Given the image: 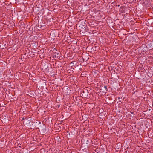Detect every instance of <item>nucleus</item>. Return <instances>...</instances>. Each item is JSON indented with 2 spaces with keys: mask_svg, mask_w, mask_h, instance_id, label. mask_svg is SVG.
<instances>
[{
  "mask_svg": "<svg viewBox=\"0 0 153 153\" xmlns=\"http://www.w3.org/2000/svg\"><path fill=\"white\" fill-rule=\"evenodd\" d=\"M145 127L147 128H148L149 127H150L149 125H145Z\"/></svg>",
  "mask_w": 153,
  "mask_h": 153,
  "instance_id": "4",
  "label": "nucleus"
},
{
  "mask_svg": "<svg viewBox=\"0 0 153 153\" xmlns=\"http://www.w3.org/2000/svg\"><path fill=\"white\" fill-rule=\"evenodd\" d=\"M104 88L106 90V91L105 92L106 93L108 91V89H107V86H104Z\"/></svg>",
  "mask_w": 153,
  "mask_h": 153,
  "instance_id": "3",
  "label": "nucleus"
},
{
  "mask_svg": "<svg viewBox=\"0 0 153 153\" xmlns=\"http://www.w3.org/2000/svg\"><path fill=\"white\" fill-rule=\"evenodd\" d=\"M144 117H145V114L144 113Z\"/></svg>",
  "mask_w": 153,
  "mask_h": 153,
  "instance_id": "8",
  "label": "nucleus"
},
{
  "mask_svg": "<svg viewBox=\"0 0 153 153\" xmlns=\"http://www.w3.org/2000/svg\"><path fill=\"white\" fill-rule=\"evenodd\" d=\"M150 121V119L145 118L144 119V124L146 125H149L150 124L149 122Z\"/></svg>",
  "mask_w": 153,
  "mask_h": 153,
  "instance_id": "2",
  "label": "nucleus"
},
{
  "mask_svg": "<svg viewBox=\"0 0 153 153\" xmlns=\"http://www.w3.org/2000/svg\"><path fill=\"white\" fill-rule=\"evenodd\" d=\"M25 120H28V118L27 117L25 118Z\"/></svg>",
  "mask_w": 153,
  "mask_h": 153,
  "instance_id": "5",
  "label": "nucleus"
},
{
  "mask_svg": "<svg viewBox=\"0 0 153 153\" xmlns=\"http://www.w3.org/2000/svg\"><path fill=\"white\" fill-rule=\"evenodd\" d=\"M144 7L146 9H149L151 6V0H144Z\"/></svg>",
  "mask_w": 153,
  "mask_h": 153,
  "instance_id": "1",
  "label": "nucleus"
},
{
  "mask_svg": "<svg viewBox=\"0 0 153 153\" xmlns=\"http://www.w3.org/2000/svg\"><path fill=\"white\" fill-rule=\"evenodd\" d=\"M22 120H25V118H24V117H23L22 118Z\"/></svg>",
  "mask_w": 153,
  "mask_h": 153,
  "instance_id": "6",
  "label": "nucleus"
},
{
  "mask_svg": "<svg viewBox=\"0 0 153 153\" xmlns=\"http://www.w3.org/2000/svg\"><path fill=\"white\" fill-rule=\"evenodd\" d=\"M146 93H145V94L144 95V96H146Z\"/></svg>",
  "mask_w": 153,
  "mask_h": 153,
  "instance_id": "7",
  "label": "nucleus"
},
{
  "mask_svg": "<svg viewBox=\"0 0 153 153\" xmlns=\"http://www.w3.org/2000/svg\"><path fill=\"white\" fill-rule=\"evenodd\" d=\"M145 21H146L147 19H145Z\"/></svg>",
  "mask_w": 153,
  "mask_h": 153,
  "instance_id": "10",
  "label": "nucleus"
},
{
  "mask_svg": "<svg viewBox=\"0 0 153 153\" xmlns=\"http://www.w3.org/2000/svg\"><path fill=\"white\" fill-rule=\"evenodd\" d=\"M120 97H118V99H120Z\"/></svg>",
  "mask_w": 153,
  "mask_h": 153,
  "instance_id": "9",
  "label": "nucleus"
},
{
  "mask_svg": "<svg viewBox=\"0 0 153 153\" xmlns=\"http://www.w3.org/2000/svg\"><path fill=\"white\" fill-rule=\"evenodd\" d=\"M147 45V44H146V46L147 47V45Z\"/></svg>",
  "mask_w": 153,
  "mask_h": 153,
  "instance_id": "11",
  "label": "nucleus"
}]
</instances>
